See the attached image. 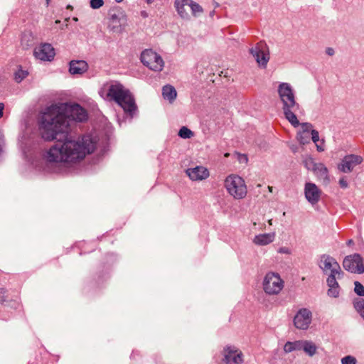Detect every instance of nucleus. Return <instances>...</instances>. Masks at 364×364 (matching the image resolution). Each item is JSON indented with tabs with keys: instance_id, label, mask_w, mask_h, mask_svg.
I'll return each instance as SVG.
<instances>
[{
	"instance_id": "f257e3e1",
	"label": "nucleus",
	"mask_w": 364,
	"mask_h": 364,
	"mask_svg": "<svg viewBox=\"0 0 364 364\" xmlns=\"http://www.w3.org/2000/svg\"><path fill=\"white\" fill-rule=\"evenodd\" d=\"M97 141L91 135H84L77 139L58 141L49 149L46 160L50 163L73 166L82 161L97 148Z\"/></svg>"
},
{
	"instance_id": "f03ea898",
	"label": "nucleus",
	"mask_w": 364,
	"mask_h": 364,
	"mask_svg": "<svg viewBox=\"0 0 364 364\" xmlns=\"http://www.w3.org/2000/svg\"><path fill=\"white\" fill-rule=\"evenodd\" d=\"M67 119L82 122L87 119V114L78 105H52L41 117L40 130L42 137L47 141L56 139L58 133L66 131Z\"/></svg>"
},
{
	"instance_id": "7ed1b4c3",
	"label": "nucleus",
	"mask_w": 364,
	"mask_h": 364,
	"mask_svg": "<svg viewBox=\"0 0 364 364\" xmlns=\"http://www.w3.org/2000/svg\"><path fill=\"white\" fill-rule=\"evenodd\" d=\"M101 94L107 100H114L125 112H131L136 108L132 96L121 84H112L105 87Z\"/></svg>"
},
{
	"instance_id": "20e7f679",
	"label": "nucleus",
	"mask_w": 364,
	"mask_h": 364,
	"mask_svg": "<svg viewBox=\"0 0 364 364\" xmlns=\"http://www.w3.org/2000/svg\"><path fill=\"white\" fill-rule=\"evenodd\" d=\"M227 191L235 198L240 199L247 194V186L244 179L237 174H230L224 181Z\"/></svg>"
},
{
	"instance_id": "39448f33",
	"label": "nucleus",
	"mask_w": 364,
	"mask_h": 364,
	"mask_svg": "<svg viewBox=\"0 0 364 364\" xmlns=\"http://www.w3.org/2000/svg\"><path fill=\"white\" fill-rule=\"evenodd\" d=\"M262 287L266 294L276 295L283 289L284 282L279 274L270 272L264 277Z\"/></svg>"
},
{
	"instance_id": "423d86ee",
	"label": "nucleus",
	"mask_w": 364,
	"mask_h": 364,
	"mask_svg": "<svg viewBox=\"0 0 364 364\" xmlns=\"http://www.w3.org/2000/svg\"><path fill=\"white\" fill-rule=\"evenodd\" d=\"M141 63L151 70H162L164 62L159 54L151 49H146L141 54Z\"/></svg>"
},
{
	"instance_id": "0eeeda50",
	"label": "nucleus",
	"mask_w": 364,
	"mask_h": 364,
	"mask_svg": "<svg viewBox=\"0 0 364 364\" xmlns=\"http://www.w3.org/2000/svg\"><path fill=\"white\" fill-rule=\"evenodd\" d=\"M343 264L346 269L353 273L361 274L364 272V265L359 255L346 257Z\"/></svg>"
},
{
	"instance_id": "6e6552de",
	"label": "nucleus",
	"mask_w": 364,
	"mask_h": 364,
	"mask_svg": "<svg viewBox=\"0 0 364 364\" xmlns=\"http://www.w3.org/2000/svg\"><path fill=\"white\" fill-rule=\"evenodd\" d=\"M311 313L307 309H300L294 316V323L299 329H307L311 323Z\"/></svg>"
},
{
	"instance_id": "1a4fd4ad",
	"label": "nucleus",
	"mask_w": 364,
	"mask_h": 364,
	"mask_svg": "<svg viewBox=\"0 0 364 364\" xmlns=\"http://www.w3.org/2000/svg\"><path fill=\"white\" fill-rule=\"evenodd\" d=\"M279 94L285 107L290 108L295 105L294 95L288 84L282 83L279 85Z\"/></svg>"
},
{
	"instance_id": "9d476101",
	"label": "nucleus",
	"mask_w": 364,
	"mask_h": 364,
	"mask_svg": "<svg viewBox=\"0 0 364 364\" xmlns=\"http://www.w3.org/2000/svg\"><path fill=\"white\" fill-rule=\"evenodd\" d=\"M363 161V158L360 156L350 154L346 156L339 165V169L342 172H350L355 166L360 164Z\"/></svg>"
},
{
	"instance_id": "9b49d317",
	"label": "nucleus",
	"mask_w": 364,
	"mask_h": 364,
	"mask_svg": "<svg viewBox=\"0 0 364 364\" xmlns=\"http://www.w3.org/2000/svg\"><path fill=\"white\" fill-rule=\"evenodd\" d=\"M186 173L192 181H196L205 180L210 176L208 169L202 166L188 168Z\"/></svg>"
},
{
	"instance_id": "f8f14e48",
	"label": "nucleus",
	"mask_w": 364,
	"mask_h": 364,
	"mask_svg": "<svg viewBox=\"0 0 364 364\" xmlns=\"http://www.w3.org/2000/svg\"><path fill=\"white\" fill-rule=\"evenodd\" d=\"M306 199L312 204L316 203L321 197V190L312 183H306L304 188Z\"/></svg>"
},
{
	"instance_id": "ddd939ff",
	"label": "nucleus",
	"mask_w": 364,
	"mask_h": 364,
	"mask_svg": "<svg viewBox=\"0 0 364 364\" xmlns=\"http://www.w3.org/2000/svg\"><path fill=\"white\" fill-rule=\"evenodd\" d=\"M224 353L225 361L228 364H239L242 362V354L237 349L228 347Z\"/></svg>"
},
{
	"instance_id": "4468645a",
	"label": "nucleus",
	"mask_w": 364,
	"mask_h": 364,
	"mask_svg": "<svg viewBox=\"0 0 364 364\" xmlns=\"http://www.w3.org/2000/svg\"><path fill=\"white\" fill-rule=\"evenodd\" d=\"M35 55L42 60H50L55 55V51L51 45L45 43L36 49Z\"/></svg>"
},
{
	"instance_id": "2eb2a0df",
	"label": "nucleus",
	"mask_w": 364,
	"mask_h": 364,
	"mask_svg": "<svg viewBox=\"0 0 364 364\" xmlns=\"http://www.w3.org/2000/svg\"><path fill=\"white\" fill-rule=\"evenodd\" d=\"M87 68L88 65L84 60H73L70 63V72L73 75L82 74Z\"/></svg>"
},
{
	"instance_id": "dca6fc26",
	"label": "nucleus",
	"mask_w": 364,
	"mask_h": 364,
	"mask_svg": "<svg viewBox=\"0 0 364 364\" xmlns=\"http://www.w3.org/2000/svg\"><path fill=\"white\" fill-rule=\"evenodd\" d=\"M190 0H176L175 6L181 16H186L190 11Z\"/></svg>"
},
{
	"instance_id": "f3484780",
	"label": "nucleus",
	"mask_w": 364,
	"mask_h": 364,
	"mask_svg": "<svg viewBox=\"0 0 364 364\" xmlns=\"http://www.w3.org/2000/svg\"><path fill=\"white\" fill-rule=\"evenodd\" d=\"M274 238V234H262L256 236L254 239V242L259 245H266L273 241Z\"/></svg>"
},
{
	"instance_id": "a211bd4d",
	"label": "nucleus",
	"mask_w": 364,
	"mask_h": 364,
	"mask_svg": "<svg viewBox=\"0 0 364 364\" xmlns=\"http://www.w3.org/2000/svg\"><path fill=\"white\" fill-rule=\"evenodd\" d=\"M163 96L164 99L169 101L173 100L176 97V91L175 88L171 85H166L163 88Z\"/></svg>"
},
{
	"instance_id": "6ab92c4d",
	"label": "nucleus",
	"mask_w": 364,
	"mask_h": 364,
	"mask_svg": "<svg viewBox=\"0 0 364 364\" xmlns=\"http://www.w3.org/2000/svg\"><path fill=\"white\" fill-rule=\"evenodd\" d=\"M303 134H307L311 132V139L314 143H316L319 139L318 132L316 130H311V126L309 124H302Z\"/></svg>"
},
{
	"instance_id": "aec40b11",
	"label": "nucleus",
	"mask_w": 364,
	"mask_h": 364,
	"mask_svg": "<svg viewBox=\"0 0 364 364\" xmlns=\"http://www.w3.org/2000/svg\"><path fill=\"white\" fill-rule=\"evenodd\" d=\"M324 269L331 270V273H340V266L336 262L331 259H326L324 262Z\"/></svg>"
},
{
	"instance_id": "412c9836",
	"label": "nucleus",
	"mask_w": 364,
	"mask_h": 364,
	"mask_svg": "<svg viewBox=\"0 0 364 364\" xmlns=\"http://www.w3.org/2000/svg\"><path fill=\"white\" fill-rule=\"evenodd\" d=\"M257 62L262 65H265L269 60V54L264 50L256 51L255 53Z\"/></svg>"
},
{
	"instance_id": "4be33fe9",
	"label": "nucleus",
	"mask_w": 364,
	"mask_h": 364,
	"mask_svg": "<svg viewBox=\"0 0 364 364\" xmlns=\"http://www.w3.org/2000/svg\"><path fill=\"white\" fill-rule=\"evenodd\" d=\"M284 113L286 118L294 127L299 126V122L296 116L291 111H290L289 109H285Z\"/></svg>"
},
{
	"instance_id": "5701e85b",
	"label": "nucleus",
	"mask_w": 364,
	"mask_h": 364,
	"mask_svg": "<svg viewBox=\"0 0 364 364\" xmlns=\"http://www.w3.org/2000/svg\"><path fill=\"white\" fill-rule=\"evenodd\" d=\"M301 345V342L299 341H295V342H287L284 346V350L286 353H290L293 350H295L299 348Z\"/></svg>"
},
{
	"instance_id": "b1692460",
	"label": "nucleus",
	"mask_w": 364,
	"mask_h": 364,
	"mask_svg": "<svg viewBox=\"0 0 364 364\" xmlns=\"http://www.w3.org/2000/svg\"><path fill=\"white\" fill-rule=\"evenodd\" d=\"M108 26L112 29L121 27L119 18L117 15H112L108 19Z\"/></svg>"
},
{
	"instance_id": "393cba45",
	"label": "nucleus",
	"mask_w": 364,
	"mask_h": 364,
	"mask_svg": "<svg viewBox=\"0 0 364 364\" xmlns=\"http://www.w3.org/2000/svg\"><path fill=\"white\" fill-rule=\"evenodd\" d=\"M304 350L310 355H313L316 352V346L311 342L305 341L304 343Z\"/></svg>"
},
{
	"instance_id": "a878e982",
	"label": "nucleus",
	"mask_w": 364,
	"mask_h": 364,
	"mask_svg": "<svg viewBox=\"0 0 364 364\" xmlns=\"http://www.w3.org/2000/svg\"><path fill=\"white\" fill-rule=\"evenodd\" d=\"M178 135L183 139L191 138L193 136V133L186 127L181 128L178 132Z\"/></svg>"
},
{
	"instance_id": "bb28decb",
	"label": "nucleus",
	"mask_w": 364,
	"mask_h": 364,
	"mask_svg": "<svg viewBox=\"0 0 364 364\" xmlns=\"http://www.w3.org/2000/svg\"><path fill=\"white\" fill-rule=\"evenodd\" d=\"M354 306L359 314L364 318V299L358 301Z\"/></svg>"
},
{
	"instance_id": "cd10ccee",
	"label": "nucleus",
	"mask_w": 364,
	"mask_h": 364,
	"mask_svg": "<svg viewBox=\"0 0 364 364\" xmlns=\"http://www.w3.org/2000/svg\"><path fill=\"white\" fill-rule=\"evenodd\" d=\"M340 273H331L327 279V283L329 287H333L336 286H338V282H336V275L339 274Z\"/></svg>"
},
{
	"instance_id": "c85d7f7f",
	"label": "nucleus",
	"mask_w": 364,
	"mask_h": 364,
	"mask_svg": "<svg viewBox=\"0 0 364 364\" xmlns=\"http://www.w3.org/2000/svg\"><path fill=\"white\" fill-rule=\"evenodd\" d=\"M354 291L358 296H364V286L359 282H355Z\"/></svg>"
},
{
	"instance_id": "c756f323",
	"label": "nucleus",
	"mask_w": 364,
	"mask_h": 364,
	"mask_svg": "<svg viewBox=\"0 0 364 364\" xmlns=\"http://www.w3.org/2000/svg\"><path fill=\"white\" fill-rule=\"evenodd\" d=\"M28 75V72L23 70H18L15 73V80L17 82H21L23 78H25Z\"/></svg>"
},
{
	"instance_id": "7c9ffc66",
	"label": "nucleus",
	"mask_w": 364,
	"mask_h": 364,
	"mask_svg": "<svg viewBox=\"0 0 364 364\" xmlns=\"http://www.w3.org/2000/svg\"><path fill=\"white\" fill-rule=\"evenodd\" d=\"M190 11L191 10L193 14L196 15V14L202 12L203 9L198 4L193 3L190 0Z\"/></svg>"
},
{
	"instance_id": "2f4dec72",
	"label": "nucleus",
	"mask_w": 364,
	"mask_h": 364,
	"mask_svg": "<svg viewBox=\"0 0 364 364\" xmlns=\"http://www.w3.org/2000/svg\"><path fill=\"white\" fill-rule=\"evenodd\" d=\"M235 156L240 164H247L248 157L246 154L235 153Z\"/></svg>"
},
{
	"instance_id": "473e14b6",
	"label": "nucleus",
	"mask_w": 364,
	"mask_h": 364,
	"mask_svg": "<svg viewBox=\"0 0 364 364\" xmlns=\"http://www.w3.org/2000/svg\"><path fill=\"white\" fill-rule=\"evenodd\" d=\"M328 294L331 297H338L339 294V286L329 287Z\"/></svg>"
},
{
	"instance_id": "72a5a7b5",
	"label": "nucleus",
	"mask_w": 364,
	"mask_h": 364,
	"mask_svg": "<svg viewBox=\"0 0 364 364\" xmlns=\"http://www.w3.org/2000/svg\"><path fill=\"white\" fill-rule=\"evenodd\" d=\"M342 364H356V359L350 355H348L342 358Z\"/></svg>"
},
{
	"instance_id": "f704fd0d",
	"label": "nucleus",
	"mask_w": 364,
	"mask_h": 364,
	"mask_svg": "<svg viewBox=\"0 0 364 364\" xmlns=\"http://www.w3.org/2000/svg\"><path fill=\"white\" fill-rule=\"evenodd\" d=\"M104 4L103 0H91L90 1V6L94 9H99Z\"/></svg>"
},
{
	"instance_id": "c9c22d12",
	"label": "nucleus",
	"mask_w": 364,
	"mask_h": 364,
	"mask_svg": "<svg viewBox=\"0 0 364 364\" xmlns=\"http://www.w3.org/2000/svg\"><path fill=\"white\" fill-rule=\"evenodd\" d=\"M279 252H280V253H285V254L289 255V254L291 253V251L288 247H282V248L279 249Z\"/></svg>"
},
{
	"instance_id": "e433bc0d",
	"label": "nucleus",
	"mask_w": 364,
	"mask_h": 364,
	"mask_svg": "<svg viewBox=\"0 0 364 364\" xmlns=\"http://www.w3.org/2000/svg\"><path fill=\"white\" fill-rule=\"evenodd\" d=\"M6 291L4 289H0V302L4 301Z\"/></svg>"
},
{
	"instance_id": "4c0bfd02",
	"label": "nucleus",
	"mask_w": 364,
	"mask_h": 364,
	"mask_svg": "<svg viewBox=\"0 0 364 364\" xmlns=\"http://www.w3.org/2000/svg\"><path fill=\"white\" fill-rule=\"evenodd\" d=\"M326 53L330 55V56H332L334 55L335 53V50L333 48H328L326 50Z\"/></svg>"
},
{
	"instance_id": "58836bf2",
	"label": "nucleus",
	"mask_w": 364,
	"mask_h": 364,
	"mask_svg": "<svg viewBox=\"0 0 364 364\" xmlns=\"http://www.w3.org/2000/svg\"><path fill=\"white\" fill-rule=\"evenodd\" d=\"M339 183L341 185V186L342 188H346L347 187V182L344 179V178H341L340 181H339Z\"/></svg>"
},
{
	"instance_id": "ea45409f",
	"label": "nucleus",
	"mask_w": 364,
	"mask_h": 364,
	"mask_svg": "<svg viewBox=\"0 0 364 364\" xmlns=\"http://www.w3.org/2000/svg\"><path fill=\"white\" fill-rule=\"evenodd\" d=\"M4 109V104L0 103V118L3 117Z\"/></svg>"
},
{
	"instance_id": "a19ab883",
	"label": "nucleus",
	"mask_w": 364,
	"mask_h": 364,
	"mask_svg": "<svg viewBox=\"0 0 364 364\" xmlns=\"http://www.w3.org/2000/svg\"><path fill=\"white\" fill-rule=\"evenodd\" d=\"M258 47H260V48H265L266 47V44L264 43V42H260L259 43H258Z\"/></svg>"
},
{
	"instance_id": "79ce46f5",
	"label": "nucleus",
	"mask_w": 364,
	"mask_h": 364,
	"mask_svg": "<svg viewBox=\"0 0 364 364\" xmlns=\"http://www.w3.org/2000/svg\"><path fill=\"white\" fill-rule=\"evenodd\" d=\"M268 189H269V192H272V186H268Z\"/></svg>"
},
{
	"instance_id": "37998d69",
	"label": "nucleus",
	"mask_w": 364,
	"mask_h": 364,
	"mask_svg": "<svg viewBox=\"0 0 364 364\" xmlns=\"http://www.w3.org/2000/svg\"><path fill=\"white\" fill-rule=\"evenodd\" d=\"M224 156H225V157H228L230 156V154L229 153H226V154H225Z\"/></svg>"
},
{
	"instance_id": "c03bdc74",
	"label": "nucleus",
	"mask_w": 364,
	"mask_h": 364,
	"mask_svg": "<svg viewBox=\"0 0 364 364\" xmlns=\"http://www.w3.org/2000/svg\"><path fill=\"white\" fill-rule=\"evenodd\" d=\"M115 1H117V2H121V1H122L123 0H115Z\"/></svg>"
},
{
	"instance_id": "a18cd8bd",
	"label": "nucleus",
	"mask_w": 364,
	"mask_h": 364,
	"mask_svg": "<svg viewBox=\"0 0 364 364\" xmlns=\"http://www.w3.org/2000/svg\"><path fill=\"white\" fill-rule=\"evenodd\" d=\"M148 3L151 2L152 0H146Z\"/></svg>"
}]
</instances>
